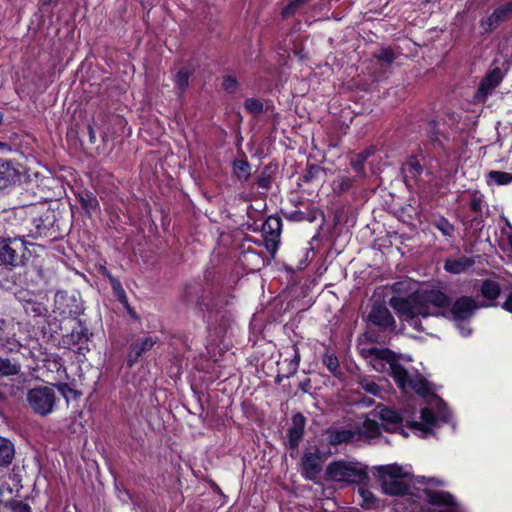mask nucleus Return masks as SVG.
Listing matches in <instances>:
<instances>
[{
	"instance_id": "6ab92c4d",
	"label": "nucleus",
	"mask_w": 512,
	"mask_h": 512,
	"mask_svg": "<svg viewBox=\"0 0 512 512\" xmlns=\"http://www.w3.org/2000/svg\"><path fill=\"white\" fill-rule=\"evenodd\" d=\"M74 194L86 217L91 218L94 213L100 210V204L94 192L86 188H78Z\"/></svg>"
},
{
	"instance_id": "ddd939ff",
	"label": "nucleus",
	"mask_w": 512,
	"mask_h": 512,
	"mask_svg": "<svg viewBox=\"0 0 512 512\" xmlns=\"http://www.w3.org/2000/svg\"><path fill=\"white\" fill-rule=\"evenodd\" d=\"M323 459L320 450L316 447L313 452H305L301 458V474L306 480L314 481L321 473Z\"/></svg>"
},
{
	"instance_id": "0e129e2a",
	"label": "nucleus",
	"mask_w": 512,
	"mask_h": 512,
	"mask_svg": "<svg viewBox=\"0 0 512 512\" xmlns=\"http://www.w3.org/2000/svg\"><path fill=\"white\" fill-rule=\"evenodd\" d=\"M352 185H353V180L351 178L342 177L339 180L337 192L339 194H342V193L348 191L352 187Z\"/></svg>"
},
{
	"instance_id": "423d86ee",
	"label": "nucleus",
	"mask_w": 512,
	"mask_h": 512,
	"mask_svg": "<svg viewBox=\"0 0 512 512\" xmlns=\"http://www.w3.org/2000/svg\"><path fill=\"white\" fill-rule=\"evenodd\" d=\"M60 213L51 208V206L42 207L32 218L31 227L29 228V236L33 238L48 237L53 240L57 239L60 232Z\"/></svg>"
},
{
	"instance_id": "69168bd1",
	"label": "nucleus",
	"mask_w": 512,
	"mask_h": 512,
	"mask_svg": "<svg viewBox=\"0 0 512 512\" xmlns=\"http://www.w3.org/2000/svg\"><path fill=\"white\" fill-rule=\"evenodd\" d=\"M418 482L423 483V484H430L433 486H443L444 485V482L442 480L434 478V477L426 478L423 476V477H421V479H418Z\"/></svg>"
},
{
	"instance_id": "cd10ccee",
	"label": "nucleus",
	"mask_w": 512,
	"mask_h": 512,
	"mask_svg": "<svg viewBox=\"0 0 512 512\" xmlns=\"http://www.w3.org/2000/svg\"><path fill=\"white\" fill-rule=\"evenodd\" d=\"M424 301L436 308H448L451 305V298L441 290L430 289L421 293Z\"/></svg>"
},
{
	"instance_id": "bf43d9fd",
	"label": "nucleus",
	"mask_w": 512,
	"mask_h": 512,
	"mask_svg": "<svg viewBox=\"0 0 512 512\" xmlns=\"http://www.w3.org/2000/svg\"><path fill=\"white\" fill-rule=\"evenodd\" d=\"M363 428L368 433L370 437H378L380 432V426L377 421L372 420L370 418H366L363 422Z\"/></svg>"
},
{
	"instance_id": "7c9ffc66",
	"label": "nucleus",
	"mask_w": 512,
	"mask_h": 512,
	"mask_svg": "<svg viewBox=\"0 0 512 512\" xmlns=\"http://www.w3.org/2000/svg\"><path fill=\"white\" fill-rule=\"evenodd\" d=\"M195 69L190 66L179 68L174 78V85L180 94H184L189 86V79L194 74Z\"/></svg>"
},
{
	"instance_id": "79ce46f5",
	"label": "nucleus",
	"mask_w": 512,
	"mask_h": 512,
	"mask_svg": "<svg viewBox=\"0 0 512 512\" xmlns=\"http://www.w3.org/2000/svg\"><path fill=\"white\" fill-rule=\"evenodd\" d=\"M325 169L318 164L308 163L299 180L304 183H312L320 178Z\"/></svg>"
},
{
	"instance_id": "c9c22d12",
	"label": "nucleus",
	"mask_w": 512,
	"mask_h": 512,
	"mask_svg": "<svg viewBox=\"0 0 512 512\" xmlns=\"http://www.w3.org/2000/svg\"><path fill=\"white\" fill-rule=\"evenodd\" d=\"M480 292L483 298L495 301L501 294V286L495 280L485 279L480 286Z\"/></svg>"
},
{
	"instance_id": "338daca9",
	"label": "nucleus",
	"mask_w": 512,
	"mask_h": 512,
	"mask_svg": "<svg viewBox=\"0 0 512 512\" xmlns=\"http://www.w3.org/2000/svg\"><path fill=\"white\" fill-rule=\"evenodd\" d=\"M291 348L293 350V357L290 359V361L292 363H294V365L299 367V364H300V361H301V355H300L299 348H298L296 343L293 344Z\"/></svg>"
},
{
	"instance_id": "9b49d317",
	"label": "nucleus",
	"mask_w": 512,
	"mask_h": 512,
	"mask_svg": "<svg viewBox=\"0 0 512 512\" xmlns=\"http://www.w3.org/2000/svg\"><path fill=\"white\" fill-rule=\"evenodd\" d=\"M159 342L158 337L144 336L135 339L130 343L126 354V365L134 367L140 359Z\"/></svg>"
},
{
	"instance_id": "a18cd8bd",
	"label": "nucleus",
	"mask_w": 512,
	"mask_h": 512,
	"mask_svg": "<svg viewBox=\"0 0 512 512\" xmlns=\"http://www.w3.org/2000/svg\"><path fill=\"white\" fill-rule=\"evenodd\" d=\"M310 0H289L282 8L280 16L282 20L289 19L302 9Z\"/></svg>"
},
{
	"instance_id": "2f4dec72",
	"label": "nucleus",
	"mask_w": 512,
	"mask_h": 512,
	"mask_svg": "<svg viewBox=\"0 0 512 512\" xmlns=\"http://www.w3.org/2000/svg\"><path fill=\"white\" fill-rule=\"evenodd\" d=\"M233 174L240 182H247L251 176V164L244 155L243 159H235L232 162Z\"/></svg>"
},
{
	"instance_id": "2eb2a0df",
	"label": "nucleus",
	"mask_w": 512,
	"mask_h": 512,
	"mask_svg": "<svg viewBox=\"0 0 512 512\" xmlns=\"http://www.w3.org/2000/svg\"><path fill=\"white\" fill-rule=\"evenodd\" d=\"M93 336L89 325L85 319H77L76 326L73 327L70 334V340L74 346H76L78 353L84 354L89 351V342Z\"/></svg>"
},
{
	"instance_id": "4d7b16f0",
	"label": "nucleus",
	"mask_w": 512,
	"mask_h": 512,
	"mask_svg": "<svg viewBox=\"0 0 512 512\" xmlns=\"http://www.w3.org/2000/svg\"><path fill=\"white\" fill-rule=\"evenodd\" d=\"M244 108L250 114H261L264 111L263 103L257 98H247L244 101Z\"/></svg>"
},
{
	"instance_id": "e433bc0d",
	"label": "nucleus",
	"mask_w": 512,
	"mask_h": 512,
	"mask_svg": "<svg viewBox=\"0 0 512 512\" xmlns=\"http://www.w3.org/2000/svg\"><path fill=\"white\" fill-rule=\"evenodd\" d=\"M282 231V219L278 215L269 216L262 225V235L280 237Z\"/></svg>"
},
{
	"instance_id": "ea45409f",
	"label": "nucleus",
	"mask_w": 512,
	"mask_h": 512,
	"mask_svg": "<svg viewBox=\"0 0 512 512\" xmlns=\"http://www.w3.org/2000/svg\"><path fill=\"white\" fill-rule=\"evenodd\" d=\"M488 185L495 184L497 186L509 185L512 183V173L498 170H491L487 174Z\"/></svg>"
},
{
	"instance_id": "393cba45",
	"label": "nucleus",
	"mask_w": 512,
	"mask_h": 512,
	"mask_svg": "<svg viewBox=\"0 0 512 512\" xmlns=\"http://www.w3.org/2000/svg\"><path fill=\"white\" fill-rule=\"evenodd\" d=\"M14 457V443L10 439L0 436V472H3L10 467Z\"/></svg>"
},
{
	"instance_id": "f704fd0d",
	"label": "nucleus",
	"mask_w": 512,
	"mask_h": 512,
	"mask_svg": "<svg viewBox=\"0 0 512 512\" xmlns=\"http://www.w3.org/2000/svg\"><path fill=\"white\" fill-rule=\"evenodd\" d=\"M397 54L392 46H382L372 57L385 68H389L397 58Z\"/></svg>"
},
{
	"instance_id": "3c124183",
	"label": "nucleus",
	"mask_w": 512,
	"mask_h": 512,
	"mask_svg": "<svg viewBox=\"0 0 512 512\" xmlns=\"http://www.w3.org/2000/svg\"><path fill=\"white\" fill-rule=\"evenodd\" d=\"M486 205L484 196L479 192L475 191L471 197L469 203V209L474 215L484 214L483 209Z\"/></svg>"
},
{
	"instance_id": "f03ea898",
	"label": "nucleus",
	"mask_w": 512,
	"mask_h": 512,
	"mask_svg": "<svg viewBox=\"0 0 512 512\" xmlns=\"http://www.w3.org/2000/svg\"><path fill=\"white\" fill-rule=\"evenodd\" d=\"M323 479L337 483L341 488L364 484L369 480L368 467L358 461L333 460L326 466Z\"/></svg>"
},
{
	"instance_id": "c03bdc74",
	"label": "nucleus",
	"mask_w": 512,
	"mask_h": 512,
	"mask_svg": "<svg viewBox=\"0 0 512 512\" xmlns=\"http://www.w3.org/2000/svg\"><path fill=\"white\" fill-rule=\"evenodd\" d=\"M432 226L447 238H453L455 235L454 225L444 216H439L434 219L432 221Z\"/></svg>"
},
{
	"instance_id": "49530a36",
	"label": "nucleus",
	"mask_w": 512,
	"mask_h": 512,
	"mask_svg": "<svg viewBox=\"0 0 512 512\" xmlns=\"http://www.w3.org/2000/svg\"><path fill=\"white\" fill-rule=\"evenodd\" d=\"M322 363L334 376L338 377L341 375L340 363L335 353L329 351L325 352Z\"/></svg>"
},
{
	"instance_id": "4be33fe9",
	"label": "nucleus",
	"mask_w": 512,
	"mask_h": 512,
	"mask_svg": "<svg viewBox=\"0 0 512 512\" xmlns=\"http://www.w3.org/2000/svg\"><path fill=\"white\" fill-rule=\"evenodd\" d=\"M381 488L384 494L389 496H406L416 494L411 492V486L403 481L392 479V480H383L381 483Z\"/></svg>"
},
{
	"instance_id": "5701e85b",
	"label": "nucleus",
	"mask_w": 512,
	"mask_h": 512,
	"mask_svg": "<svg viewBox=\"0 0 512 512\" xmlns=\"http://www.w3.org/2000/svg\"><path fill=\"white\" fill-rule=\"evenodd\" d=\"M320 215L323 216V212L318 207L314 205H307L304 210L298 209L286 214V218L295 222L307 221L309 223H313Z\"/></svg>"
},
{
	"instance_id": "e2e57ef3",
	"label": "nucleus",
	"mask_w": 512,
	"mask_h": 512,
	"mask_svg": "<svg viewBox=\"0 0 512 512\" xmlns=\"http://www.w3.org/2000/svg\"><path fill=\"white\" fill-rule=\"evenodd\" d=\"M406 426L413 430H419L424 434H431L433 432L432 428L427 426L423 421H408Z\"/></svg>"
},
{
	"instance_id": "4c0bfd02",
	"label": "nucleus",
	"mask_w": 512,
	"mask_h": 512,
	"mask_svg": "<svg viewBox=\"0 0 512 512\" xmlns=\"http://www.w3.org/2000/svg\"><path fill=\"white\" fill-rule=\"evenodd\" d=\"M360 497L359 505L365 510L376 509L379 507V500L368 488L360 487L357 491Z\"/></svg>"
},
{
	"instance_id": "37998d69",
	"label": "nucleus",
	"mask_w": 512,
	"mask_h": 512,
	"mask_svg": "<svg viewBox=\"0 0 512 512\" xmlns=\"http://www.w3.org/2000/svg\"><path fill=\"white\" fill-rule=\"evenodd\" d=\"M21 365L17 361L0 357V377L15 376L20 373Z\"/></svg>"
},
{
	"instance_id": "6e6d98bb",
	"label": "nucleus",
	"mask_w": 512,
	"mask_h": 512,
	"mask_svg": "<svg viewBox=\"0 0 512 512\" xmlns=\"http://www.w3.org/2000/svg\"><path fill=\"white\" fill-rule=\"evenodd\" d=\"M5 508H8L11 512H32V508L28 503L13 498L6 501Z\"/></svg>"
},
{
	"instance_id": "7ed1b4c3",
	"label": "nucleus",
	"mask_w": 512,
	"mask_h": 512,
	"mask_svg": "<svg viewBox=\"0 0 512 512\" xmlns=\"http://www.w3.org/2000/svg\"><path fill=\"white\" fill-rule=\"evenodd\" d=\"M365 357L371 359L373 368L378 372L385 370L386 364L390 368V376L401 391L407 390V384L411 375L407 369L399 362L400 356L389 348L371 347L365 350Z\"/></svg>"
},
{
	"instance_id": "5fc2aeb1",
	"label": "nucleus",
	"mask_w": 512,
	"mask_h": 512,
	"mask_svg": "<svg viewBox=\"0 0 512 512\" xmlns=\"http://www.w3.org/2000/svg\"><path fill=\"white\" fill-rule=\"evenodd\" d=\"M222 89L228 94H234L239 90L240 84L234 75H225L222 78Z\"/></svg>"
},
{
	"instance_id": "c756f323",
	"label": "nucleus",
	"mask_w": 512,
	"mask_h": 512,
	"mask_svg": "<svg viewBox=\"0 0 512 512\" xmlns=\"http://www.w3.org/2000/svg\"><path fill=\"white\" fill-rule=\"evenodd\" d=\"M239 260L249 270H259L265 263V251L260 249L259 252L239 255Z\"/></svg>"
},
{
	"instance_id": "f8f14e48",
	"label": "nucleus",
	"mask_w": 512,
	"mask_h": 512,
	"mask_svg": "<svg viewBox=\"0 0 512 512\" xmlns=\"http://www.w3.org/2000/svg\"><path fill=\"white\" fill-rule=\"evenodd\" d=\"M419 499L425 500L429 505L436 507H444L445 510H452L457 506V501L455 497L448 491L444 490H433L429 488H424L422 490H418V493L415 495Z\"/></svg>"
},
{
	"instance_id": "de8ad7c7",
	"label": "nucleus",
	"mask_w": 512,
	"mask_h": 512,
	"mask_svg": "<svg viewBox=\"0 0 512 512\" xmlns=\"http://www.w3.org/2000/svg\"><path fill=\"white\" fill-rule=\"evenodd\" d=\"M355 433L349 429H340L331 433L330 444L340 445L342 443H349L354 439Z\"/></svg>"
},
{
	"instance_id": "72a5a7b5",
	"label": "nucleus",
	"mask_w": 512,
	"mask_h": 512,
	"mask_svg": "<svg viewBox=\"0 0 512 512\" xmlns=\"http://www.w3.org/2000/svg\"><path fill=\"white\" fill-rule=\"evenodd\" d=\"M277 164H268L263 167L260 175L255 179V184L265 190L268 191L271 188V184L273 181L274 174L277 170Z\"/></svg>"
},
{
	"instance_id": "052dcab7",
	"label": "nucleus",
	"mask_w": 512,
	"mask_h": 512,
	"mask_svg": "<svg viewBox=\"0 0 512 512\" xmlns=\"http://www.w3.org/2000/svg\"><path fill=\"white\" fill-rule=\"evenodd\" d=\"M421 420L429 427L432 428L437 422V418L433 410L429 407H424L420 411Z\"/></svg>"
},
{
	"instance_id": "dca6fc26",
	"label": "nucleus",
	"mask_w": 512,
	"mask_h": 512,
	"mask_svg": "<svg viewBox=\"0 0 512 512\" xmlns=\"http://www.w3.org/2000/svg\"><path fill=\"white\" fill-rule=\"evenodd\" d=\"M306 417L301 413H295L291 418V426L287 429V447L296 450L305 435Z\"/></svg>"
},
{
	"instance_id": "9d476101",
	"label": "nucleus",
	"mask_w": 512,
	"mask_h": 512,
	"mask_svg": "<svg viewBox=\"0 0 512 512\" xmlns=\"http://www.w3.org/2000/svg\"><path fill=\"white\" fill-rule=\"evenodd\" d=\"M485 304H480L471 296H460L450 305L449 314L453 320L463 322L470 320L481 307H486Z\"/></svg>"
},
{
	"instance_id": "0eeeda50",
	"label": "nucleus",
	"mask_w": 512,
	"mask_h": 512,
	"mask_svg": "<svg viewBox=\"0 0 512 512\" xmlns=\"http://www.w3.org/2000/svg\"><path fill=\"white\" fill-rule=\"evenodd\" d=\"M425 133L427 138L424 143L425 149L436 153L439 158L449 159L453 153V148L449 146V134L440 129L439 122L435 119L429 120Z\"/></svg>"
},
{
	"instance_id": "bb28decb",
	"label": "nucleus",
	"mask_w": 512,
	"mask_h": 512,
	"mask_svg": "<svg viewBox=\"0 0 512 512\" xmlns=\"http://www.w3.org/2000/svg\"><path fill=\"white\" fill-rule=\"evenodd\" d=\"M407 389L414 391L423 398L433 395L429 381L419 373L411 376L409 384H407Z\"/></svg>"
},
{
	"instance_id": "603ef678",
	"label": "nucleus",
	"mask_w": 512,
	"mask_h": 512,
	"mask_svg": "<svg viewBox=\"0 0 512 512\" xmlns=\"http://www.w3.org/2000/svg\"><path fill=\"white\" fill-rule=\"evenodd\" d=\"M254 245H256L260 248L262 247V243L260 240H255L251 236H246L239 246V250H240L239 255L252 254L254 252H259V250H257L254 247Z\"/></svg>"
},
{
	"instance_id": "a211bd4d",
	"label": "nucleus",
	"mask_w": 512,
	"mask_h": 512,
	"mask_svg": "<svg viewBox=\"0 0 512 512\" xmlns=\"http://www.w3.org/2000/svg\"><path fill=\"white\" fill-rule=\"evenodd\" d=\"M512 16V0L496 7L493 12L482 21L481 25L486 32L495 30L502 22H505Z\"/></svg>"
},
{
	"instance_id": "b1692460",
	"label": "nucleus",
	"mask_w": 512,
	"mask_h": 512,
	"mask_svg": "<svg viewBox=\"0 0 512 512\" xmlns=\"http://www.w3.org/2000/svg\"><path fill=\"white\" fill-rule=\"evenodd\" d=\"M502 78L503 77L500 68H494L481 80L477 93L482 96H487L501 83Z\"/></svg>"
},
{
	"instance_id": "09e8293b",
	"label": "nucleus",
	"mask_w": 512,
	"mask_h": 512,
	"mask_svg": "<svg viewBox=\"0 0 512 512\" xmlns=\"http://www.w3.org/2000/svg\"><path fill=\"white\" fill-rule=\"evenodd\" d=\"M404 169L408 171L413 178L419 177L424 171L423 165L416 155H412L408 158L404 164Z\"/></svg>"
},
{
	"instance_id": "f257e3e1",
	"label": "nucleus",
	"mask_w": 512,
	"mask_h": 512,
	"mask_svg": "<svg viewBox=\"0 0 512 512\" xmlns=\"http://www.w3.org/2000/svg\"><path fill=\"white\" fill-rule=\"evenodd\" d=\"M210 275L207 273L201 281L186 283L181 297L188 306H194L198 311L212 318L229 306L234 297L222 292L221 286L214 282Z\"/></svg>"
},
{
	"instance_id": "473e14b6",
	"label": "nucleus",
	"mask_w": 512,
	"mask_h": 512,
	"mask_svg": "<svg viewBox=\"0 0 512 512\" xmlns=\"http://www.w3.org/2000/svg\"><path fill=\"white\" fill-rule=\"evenodd\" d=\"M462 224L471 232L475 238H480L485 227L484 214L467 216L462 220Z\"/></svg>"
},
{
	"instance_id": "864d4df0",
	"label": "nucleus",
	"mask_w": 512,
	"mask_h": 512,
	"mask_svg": "<svg viewBox=\"0 0 512 512\" xmlns=\"http://www.w3.org/2000/svg\"><path fill=\"white\" fill-rule=\"evenodd\" d=\"M263 239L260 240L262 246H264L265 250L270 253V255L274 258L276 252L278 251L280 244V237H273L271 235H262Z\"/></svg>"
},
{
	"instance_id": "58836bf2",
	"label": "nucleus",
	"mask_w": 512,
	"mask_h": 512,
	"mask_svg": "<svg viewBox=\"0 0 512 512\" xmlns=\"http://www.w3.org/2000/svg\"><path fill=\"white\" fill-rule=\"evenodd\" d=\"M3 324L4 322L0 320V352L6 354L19 351L20 343L15 338L6 335Z\"/></svg>"
},
{
	"instance_id": "20e7f679",
	"label": "nucleus",
	"mask_w": 512,
	"mask_h": 512,
	"mask_svg": "<svg viewBox=\"0 0 512 512\" xmlns=\"http://www.w3.org/2000/svg\"><path fill=\"white\" fill-rule=\"evenodd\" d=\"M28 244L23 237L0 236V264L9 271L25 266L32 255Z\"/></svg>"
},
{
	"instance_id": "13d9d810",
	"label": "nucleus",
	"mask_w": 512,
	"mask_h": 512,
	"mask_svg": "<svg viewBox=\"0 0 512 512\" xmlns=\"http://www.w3.org/2000/svg\"><path fill=\"white\" fill-rule=\"evenodd\" d=\"M379 472L383 475H387L394 479L402 478L404 476L403 468L398 464H390V465H386V466H381V467H379Z\"/></svg>"
},
{
	"instance_id": "774afa93",
	"label": "nucleus",
	"mask_w": 512,
	"mask_h": 512,
	"mask_svg": "<svg viewBox=\"0 0 512 512\" xmlns=\"http://www.w3.org/2000/svg\"><path fill=\"white\" fill-rule=\"evenodd\" d=\"M502 309L512 314V291L507 295L505 301L501 305Z\"/></svg>"
},
{
	"instance_id": "1a4fd4ad",
	"label": "nucleus",
	"mask_w": 512,
	"mask_h": 512,
	"mask_svg": "<svg viewBox=\"0 0 512 512\" xmlns=\"http://www.w3.org/2000/svg\"><path fill=\"white\" fill-rule=\"evenodd\" d=\"M55 310L63 317L79 319L84 308L81 300L67 291H58L54 296Z\"/></svg>"
},
{
	"instance_id": "8fccbe9b",
	"label": "nucleus",
	"mask_w": 512,
	"mask_h": 512,
	"mask_svg": "<svg viewBox=\"0 0 512 512\" xmlns=\"http://www.w3.org/2000/svg\"><path fill=\"white\" fill-rule=\"evenodd\" d=\"M56 387L67 403L71 400L76 401L81 396V392L71 387L68 383H58Z\"/></svg>"
},
{
	"instance_id": "39448f33",
	"label": "nucleus",
	"mask_w": 512,
	"mask_h": 512,
	"mask_svg": "<svg viewBox=\"0 0 512 512\" xmlns=\"http://www.w3.org/2000/svg\"><path fill=\"white\" fill-rule=\"evenodd\" d=\"M363 320L367 326L365 336L370 343L378 342L379 338L378 332L372 327H376L379 332L393 333L396 330V320L384 302H374Z\"/></svg>"
},
{
	"instance_id": "a19ab883",
	"label": "nucleus",
	"mask_w": 512,
	"mask_h": 512,
	"mask_svg": "<svg viewBox=\"0 0 512 512\" xmlns=\"http://www.w3.org/2000/svg\"><path fill=\"white\" fill-rule=\"evenodd\" d=\"M379 418L386 424L401 425L403 422L402 415L395 409L383 406L379 411Z\"/></svg>"
},
{
	"instance_id": "6e6552de",
	"label": "nucleus",
	"mask_w": 512,
	"mask_h": 512,
	"mask_svg": "<svg viewBox=\"0 0 512 512\" xmlns=\"http://www.w3.org/2000/svg\"><path fill=\"white\" fill-rule=\"evenodd\" d=\"M27 401L36 414L46 416L53 411L56 395L50 387H35L28 391Z\"/></svg>"
},
{
	"instance_id": "aec40b11",
	"label": "nucleus",
	"mask_w": 512,
	"mask_h": 512,
	"mask_svg": "<svg viewBox=\"0 0 512 512\" xmlns=\"http://www.w3.org/2000/svg\"><path fill=\"white\" fill-rule=\"evenodd\" d=\"M416 292H412L407 297L392 296L389 299V305L400 315L405 316V319L413 318V301L415 300Z\"/></svg>"
},
{
	"instance_id": "a878e982",
	"label": "nucleus",
	"mask_w": 512,
	"mask_h": 512,
	"mask_svg": "<svg viewBox=\"0 0 512 512\" xmlns=\"http://www.w3.org/2000/svg\"><path fill=\"white\" fill-rule=\"evenodd\" d=\"M474 260L467 256H460L456 259L448 258L444 262V270L451 274H461L474 265Z\"/></svg>"
},
{
	"instance_id": "c85d7f7f",
	"label": "nucleus",
	"mask_w": 512,
	"mask_h": 512,
	"mask_svg": "<svg viewBox=\"0 0 512 512\" xmlns=\"http://www.w3.org/2000/svg\"><path fill=\"white\" fill-rule=\"evenodd\" d=\"M424 296L416 292L415 300L413 301V318L422 316L423 318H427L429 316H444L446 317V313L444 312H436L433 313L430 311V304L426 301H424Z\"/></svg>"
},
{
	"instance_id": "412c9836",
	"label": "nucleus",
	"mask_w": 512,
	"mask_h": 512,
	"mask_svg": "<svg viewBox=\"0 0 512 512\" xmlns=\"http://www.w3.org/2000/svg\"><path fill=\"white\" fill-rule=\"evenodd\" d=\"M376 152V147L374 145H370L366 147L364 150L355 153L352 152L349 158V164L352 170L360 176H365V162L373 156Z\"/></svg>"
},
{
	"instance_id": "f3484780",
	"label": "nucleus",
	"mask_w": 512,
	"mask_h": 512,
	"mask_svg": "<svg viewBox=\"0 0 512 512\" xmlns=\"http://www.w3.org/2000/svg\"><path fill=\"white\" fill-rule=\"evenodd\" d=\"M20 179L21 172L18 164L12 160L0 157V190L15 185L17 182H20Z\"/></svg>"
},
{
	"instance_id": "4468645a",
	"label": "nucleus",
	"mask_w": 512,
	"mask_h": 512,
	"mask_svg": "<svg viewBox=\"0 0 512 512\" xmlns=\"http://www.w3.org/2000/svg\"><path fill=\"white\" fill-rule=\"evenodd\" d=\"M100 272L109 281L113 295L122 304L129 316L134 320H138L139 316L135 309L129 304L128 297L120 280L116 278L106 267H101Z\"/></svg>"
},
{
	"instance_id": "680f3d73",
	"label": "nucleus",
	"mask_w": 512,
	"mask_h": 512,
	"mask_svg": "<svg viewBox=\"0 0 512 512\" xmlns=\"http://www.w3.org/2000/svg\"><path fill=\"white\" fill-rule=\"evenodd\" d=\"M361 388L367 393L377 396L380 393V387L372 380L364 379L360 382Z\"/></svg>"
}]
</instances>
